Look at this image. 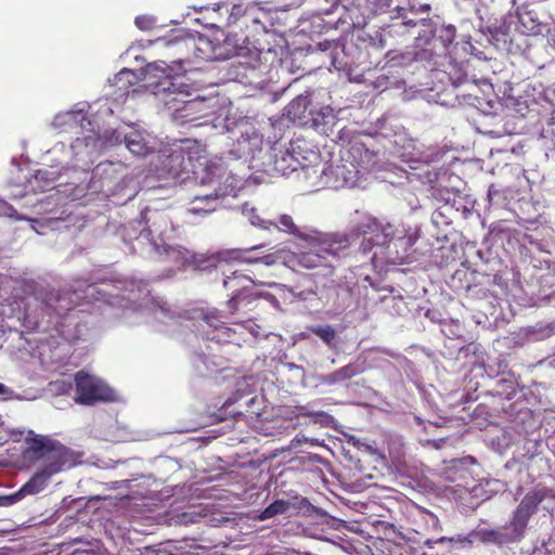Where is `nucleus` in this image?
I'll return each mask as SVG.
<instances>
[{
    "label": "nucleus",
    "mask_w": 555,
    "mask_h": 555,
    "mask_svg": "<svg viewBox=\"0 0 555 555\" xmlns=\"http://www.w3.org/2000/svg\"><path fill=\"white\" fill-rule=\"evenodd\" d=\"M363 236L361 248L364 253L374 246H387L391 261L403 263L412 261V247L417 241L415 233H406L399 225L356 211L350 218L347 232L321 233L311 232L301 235L307 243V251L288 254L284 263L291 269H314L326 266L327 257H338L352 241Z\"/></svg>",
    "instance_id": "1"
},
{
    "label": "nucleus",
    "mask_w": 555,
    "mask_h": 555,
    "mask_svg": "<svg viewBox=\"0 0 555 555\" xmlns=\"http://www.w3.org/2000/svg\"><path fill=\"white\" fill-rule=\"evenodd\" d=\"M93 300L105 301L122 309L130 308L137 301L142 300L144 306L155 305L153 313L156 320L166 322L167 319H172L169 308L165 304L155 302L153 298H150V292L145 284L135 280L117 281L114 284L101 283L100 285L77 280L70 289L64 291L57 296V305L54 310L57 314H62L82 301L91 302Z\"/></svg>",
    "instance_id": "2"
},
{
    "label": "nucleus",
    "mask_w": 555,
    "mask_h": 555,
    "mask_svg": "<svg viewBox=\"0 0 555 555\" xmlns=\"http://www.w3.org/2000/svg\"><path fill=\"white\" fill-rule=\"evenodd\" d=\"M183 77L171 76V68L163 61L149 64L139 73L128 68L121 69L115 77L109 80L111 87L115 90L111 93L115 101L125 100L131 92L137 90L133 88L140 80H146V87L154 94L168 93L177 94L181 98L188 96L189 86L183 81ZM184 103V108L195 111L202 104L197 99L183 100L173 98L165 100L166 105H173V102Z\"/></svg>",
    "instance_id": "3"
},
{
    "label": "nucleus",
    "mask_w": 555,
    "mask_h": 555,
    "mask_svg": "<svg viewBox=\"0 0 555 555\" xmlns=\"http://www.w3.org/2000/svg\"><path fill=\"white\" fill-rule=\"evenodd\" d=\"M89 107L86 103L76 104L70 111L59 113L53 120V127L63 131L81 129L82 137H78L69 149L63 143L56 144L50 152L52 155L57 156L56 164L50 166L49 169H39L35 179L44 181L47 185L54 182L61 175V169L66 168L74 157L81 159L90 158L95 152H91V147L86 149V137L93 135L100 137L92 127V122L87 118L86 108Z\"/></svg>",
    "instance_id": "4"
},
{
    "label": "nucleus",
    "mask_w": 555,
    "mask_h": 555,
    "mask_svg": "<svg viewBox=\"0 0 555 555\" xmlns=\"http://www.w3.org/2000/svg\"><path fill=\"white\" fill-rule=\"evenodd\" d=\"M85 140L87 141L85 143L86 149L91 147L90 153L124 141L129 152L138 157H146L155 153L159 146V141L156 137L138 126H128L121 132L114 130L105 138L89 135Z\"/></svg>",
    "instance_id": "5"
},
{
    "label": "nucleus",
    "mask_w": 555,
    "mask_h": 555,
    "mask_svg": "<svg viewBox=\"0 0 555 555\" xmlns=\"http://www.w3.org/2000/svg\"><path fill=\"white\" fill-rule=\"evenodd\" d=\"M331 9L325 11L326 15L338 13V24L345 29L362 28L375 14L384 12L389 7V0H325Z\"/></svg>",
    "instance_id": "6"
},
{
    "label": "nucleus",
    "mask_w": 555,
    "mask_h": 555,
    "mask_svg": "<svg viewBox=\"0 0 555 555\" xmlns=\"http://www.w3.org/2000/svg\"><path fill=\"white\" fill-rule=\"evenodd\" d=\"M301 171L308 178L315 176L317 181L312 182V186L317 189L356 188L361 185V177L346 153L341 156L340 164L335 167H326L322 164V169L319 170L317 167L302 166Z\"/></svg>",
    "instance_id": "7"
},
{
    "label": "nucleus",
    "mask_w": 555,
    "mask_h": 555,
    "mask_svg": "<svg viewBox=\"0 0 555 555\" xmlns=\"http://www.w3.org/2000/svg\"><path fill=\"white\" fill-rule=\"evenodd\" d=\"M42 467L24 485V491L36 494L42 491L49 479L74 465L72 453L61 443L43 454Z\"/></svg>",
    "instance_id": "8"
},
{
    "label": "nucleus",
    "mask_w": 555,
    "mask_h": 555,
    "mask_svg": "<svg viewBox=\"0 0 555 555\" xmlns=\"http://www.w3.org/2000/svg\"><path fill=\"white\" fill-rule=\"evenodd\" d=\"M143 218L147 227L135 241L146 244L151 250L160 251L162 245L173 238L175 227L170 217L165 211L147 210Z\"/></svg>",
    "instance_id": "9"
},
{
    "label": "nucleus",
    "mask_w": 555,
    "mask_h": 555,
    "mask_svg": "<svg viewBox=\"0 0 555 555\" xmlns=\"http://www.w3.org/2000/svg\"><path fill=\"white\" fill-rule=\"evenodd\" d=\"M199 181L202 185H209L219 198L225 195H235L243 186V179L232 172H227L222 159L219 157L209 159Z\"/></svg>",
    "instance_id": "10"
},
{
    "label": "nucleus",
    "mask_w": 555,
    "mask_h": 555,
    "mask_svg": "<svg viewBox=\"0 0 555 555\" xmlns=\"http://www.w3.org/2000/svg\"><path fill=\"white\" fill-rule=\"evenodd\" d=\"M75 401L83 405L109 402L117 399L115 391L102 379L82 371L75 375Z\"/></svg>",
    "instance_id": "11"
},
{
    "label": "nucleus",
    "mask_w": 555,
    "mask_h": 555,
    "mask_svg": "<svg viewBox=\"0 0 555 555\" xmlns=\"http://www.w3.org/2000/svg\"><path fill=\"white\" fill-rule=\"evenodd\" d=\"M203 322L212 327V332L207 333V338L211 340H216L218 343H233L240 345V339L235 337V335L243 330L248 331L251 335L257 336L259 334L258 328L254 322L246 321L243 323L235 324V327L225 326L223 322L220 320V315L218 311H209L203 318Z\"/></svg>",
    "instance_id": "12"
},
{
    "label": "nucleus",
    "mask_w": 555,
    "mask_h": 555,
    "mask_svg": "<svg viewBox=\"0 0 555 555\" xmlns=\"http://www.w3.org/2000/svg\"><path fill=\"white\" fill-rule=\"evenodd\" d=\"M546 495L547 491L545 489H534L524 496L509 524L513 531L512 539H517L522 534L529 518Z\"/></svg>",
    "instance_id": "13"
},
{
    "label": "nucleus",
    "mask_w": 555,
    "mask_h": 555,
    "mask_svg": "<svg viewBox=\"0 0 555 555\" xmlns=\"http://www.w3.org/2000/svg\"><path fill=\"white\" fill-rule=\"evenodd\" d=\"M262 285V282H256L249 275L242 273L238 270H234L231 275L223 279V286L228 289H232L234 295L228 301L229 313L233 314L238 310L237 304L241 297V289H246L249 285Z\"/></svg>",
    "instance_id": "14"
},
{
    "label": "nucleus",
    "mask_w": 555,
    "mask_h": 555,
    "mask_svg": "<svg viewBox=\"0 0 555 555\" xmlns=\"http://www.w3.org/2000/svg\"><path fill=\"white\" fill-rule=\"evenodd\" d=\"M259 248L258 246H254L251 248L247 249H225L218 251L211 258L215 261L216 267H220L222 263H230V262H244V263H255L258 261H263L267 266H270L273 263V260L271 256H267L264 258L258 259L253 258L249 256V253L251 250H255Z\"/></svg>",
    "instance_id": "15"
},
{
    "label": "nucleus",
    "mask_w": 555,
    "mask_h": 555,
    "mask_svg": "<svg viewBox=\"0 0 555 555\" xmlns=\"http://www.w3.org/2000/svg\"><path fill=\"white\" fill-rule=\"evenodd\" d=\"M350 157L358 175L362 178L365 173L373 170L376 166V154L367 150L363 144H353L346 151Z\"/></svg>",
    "instance_id": "16"
},
{
    "label": "nucleus",
    "mask_w": 555,
    "mask_h": 555,
    "mask_svg": "<svg viewBox=\"0 0 555 555\" xmlns=\"http://www.w3.org/2000/svg\"><path fill=\"white\" fill-rule=\"evenodd\" d=\"M159 253H164L167 259L172 261L177 268H182L186 264H194L197 268L202 267L191 251L181 246L170 244V241L162 245Z\"/></svg>",
    "instance_id": "17"
},
{
    "label": "nucleus",
    "mask_w": 555,
    "mask_h": 555,
    "mask_svg": "<svg viewBox=\"0 0 555 555\" xmlns=\"http://www.w3.org/2000/svg\"><path fill=\"white\" fill-rule=\"evenodd\" d=\"M218 205L219 197L214 191L206 194H198L190 202L186 212L193 216L204 217L215 211Z\"/></svg>",
    "instance_id": "18"
},
{
    "label": "nucleus",
    "mask_w": 555,
    "mask_h": 555,
    "mask_svg": "<svg viewBox=\"0 0 555 555\" xmlns=\"http://www.w3.org/2000/svg\"><path fill=\"white\" fill-rule=\"evenodd\" d=\"M195 56L203 61H215L222 57L217 44L207 36H198L192 41Z\"/></svg>",
    "instance_id": "19"
},
{
    "label": "nucleus",
    "mask_w": 555,
    "mask_h": 555,
    "mask_svg": "<svg viewBox=\"0 0 555 555\" xmlns=\"http://www.w3.org/2000/svg\"><path fill=\"white\" fill-rule=\"evenodd\" d=\"M125 171L126 167L121 163H101L95 167L93 177L102 179L103 186H109L113 181L117 180L119 177H124Z\"/></svg>",
    "instance_id": "20"
},
{
    "label": "nucleus",
    "mask_w": 555,
    "mask_h": 555,
    "mask_svg": "<svg viewBox=\"0 0 555 555\" xmlns=\"http://www.w3.org/2000/svg\"><path fill=\"white\" fill-rule=\"evenodd\" d=\"M435 37V31L433 28L428 27L422 33L418 34L415 40V52L413 59L416 61H426L430 60L434 52L431 48H428L431 44V41Z\"/></svg>",
    "instance_id": "21"
},
{
    "label": "nucleus",
    "mask_w": 555,
    "mask_h": 555,
    "mask_svg": "<svg viewBox=\"0 0 555 555\" xmlns=\"http://www.w3.org/2000/svg\"><path fill=\"white\" fill-rule=\"evenodd\" d=\"M185 146H178L172 150L171 154L167 156V162L169 163V168H163L159 172V177H171V178H178L180 175V168L182 167V164L184 162V158L182 156V151L189 150L191 142L189 140L182 142Z\"/></svg>",
    "instance_id": "22"
},
{
    "label": "nucleus",
    "mask_w": 555,
    "mask_h": 555,
    "mask_svg": "<svg viewBox=\"0 0 555 555\" xmlns=\"http://www.w3.org/2000/svg\"><path fill=\"white\" fill-rule=\"evenodd\" d=\"M262 285H266L263 283ZM267 286L273 289L272 293H262L261 296L268 299L275 308H280L282 304L293 300V292L284 284L268 283Z\"/></svg>",
    "instance_id": "23"
},
{
    "label": "nucleus",
    "mask_w": 555,
    "mask_h": 555,
    "mask_svg": "<svg viewBox=\"0 0 555 555\" xmlns=\"http://www.w3.org/2000/svg\"><path fill=\"white\" fill-rule=\"evenodd\" d=\"M27 442L29 449L38 454V457H42L46 452H49L52 448L57 447L60 443L51 440L50 438L41 435H37L29 430L27 436Z\"/></svg>",
    "instance_id": "24"
},
{
    "label": "nucleus",
    "mask_w": 555,
    "mask_h": 555,
    "mask_svg": "<svg viewBox=\"0 0 555 555\" xmlns=\"http://www.w3.org/2000/svg\"><path fill=\"white\" fill-rule=\"evenodd\" d=\"M248 21L255 25H259L263 30H268L272 26V12L260 7L257 3H250L248 10Z\"/></svg>",
    "instance_id": "25"
},
{
    "label": "nucleus",
    "mask_w": 555,
    "mask_h": 555,
    "mask_svg": "<svg viewBox=\"0 0 555 555\" xmlns=\"http://www.w3.org/2000/svg\"><path fill=\"white\" fill-rule=\"evenodd\" d=\"M237 143L243 154L254 156L261 149L262 137L253 130L251 133L242 134Z\"/></svg>",
    "instance_id": "26"
},
{
    "label": "nucleus",
    "mask_w": 555,
    "mask_h": 555,
    "mask_svg": "<svg viewBox=\"0 0 555 555\" xmlns=\"http://www.w3.org/2000/svg\"><path fill=\"white\" fill-rule=\"evenodd\" d=\"M299 166L300 162L289 152L282 153L274 162L275 170L283 176L297 171Z\"/></svg>",
    "instance_id": "27"
},
{
    "label": "nucleus",
    "mask_w": 555,
    "mask_h": 555,
    "mask_svg": "<svg viewBox=\"0 0 555 555\" xmlns=\"http://www.w3.org/2000/svg\"><path fill=\"white\" fill-rule=\"evenodd\" d=\"M242 214L248 219L249 223L254 227L260 228L262 230H270L273 225V221L263 219L259 216L257 209L249 204H244L242 206Z\"/></svg>",
    "instance_id": "28"
},
{
    "label": "nucleus",
    "mask_w": 555,
    "mask_h": 555,
    "mask_svg": "<svg viewBox=\"0 0 555 555\" xmlns=\"http://www.w3.org/2000/svg\"><path fill=\"white\" fill-rule=\"evenodd\" d=\"M272 228H276L279 229L280 231H283V232H286V233H289V234H294V235H298L301 237V233H299L293 218L288 215H281L279 217V220L278 222H273V225Z\"/></svg>",
    "instance_id": "29"
},
{
    "label": "nucleus",
    "mask_w": 555,
    "mask_h": 555,
    "mask_svg": "<svg viewBox=\"0 0 555 555\" xmlns=\"http://www.w3.org/2000/svg\"><path fill=\"white\" fill-rule=\"evenodd\" d=\"M288 507L289 504L287 502L282 500L275 501L261 512L259 519L266 520L278 514H283L288 509Z\"/></svg>",
    "instance_id": "30"
},
{
    "label": "nucleus",
    "mask_w": 555,
    "mask_h": 555,
    "mask_svg": "<svg viewBox=\"0 0 555 555\" xmlns=\"http://www.w3.org/2000/svg\"><path fill=\"white\" fill-rule=\"evenodd\" d=\"M356 374H357V371H356L354 367H352V366H345V367L334 372L333 374L328 375L327 382L330 384L339 383V382H343V380L351 378Z\"/></svg>",
    "instance_id": "31"
},
{
    "label": "nucleus",
    "mask_w": 555,
    "mask_h": 555,
    "mask_svg": "<svg viewBox=\"0 0 555 555\" xmlns=\"http://www.w3.org/2000/svg\"><path fill=\"white\" fill-rule=\"evenodd\" d=\"M249 5L250 3L234 4L230 11L229 22L236 23L241 17H246L248 20Z\"/></svg>",
    "instance_id": "32"
},
{
    "label": "nucleus",
    "mask_w": 555,
    "mask_h": 555,
    "mask_svg": "<svg viewBox=\"0 0 555 555\" xmlns=\"http://www.w3.org/2000/svg\"><path fill=\"white\" fill-rule=\"evenodd\" d=\"M28 494H29L28 491H24V486H23L15 493H12L10 495H1L0 496V506L13 505V504L17 503L18 501H21L23 498H25Z\"/></svg>",
    "instance_id": "33"
},
{
    "label": "nucleus",
    "mask_w": 555,
    "mask_h": 555,
    "mask_svg": "<svg viewBox=\"0 0 555 555\" xmlns=\"http://www.w3.org/2000/svg\"><path fill=\"white\" fill-rule=\"evenodd\" d=\"M313 333L318 335L327 345H331L335 338V331L328 325L319 326L313 330Z\"/></svg>",
    "instance_id": "34"
},
{
    "label": "nucleus",
    "mask_w": 555,
    "mask_h": 555,
    "mask_svg": "<svg viewBox=\"0 0 555 555\" xmlns=\"http://www.w3.org/2000/svg\"><path fill=\"white\" fill-rule=\"evenodd\" d=\"M439 38L443 44V48L447 49L455 38V27L452 25L443 27L440 31Z\"/></svg>",
    "instance_id": "35"
},
{
    "label": "nucleus",
    "mask_w": 555,
    "mask_h": 555,
    "mask_svg": "<svg viewBox=\"0 0 555 555\" xmlns=\"http://www.w3.org/2000/svg\"><path fill=\"white\" fill-rule=\"evenodd\" d=\"M135 26L141 30H150L155 26V18L150 15H141L135 18Z\"/></svg>",
    "instance_id": "36"
},
{
    "label": "nucleus",
    "mask_w": 555,
    "mask_h": 555,
    "mask_svg": "<svg viewBox=\"0 0 555 555\" xmlns=\"http://www.w3.org/2000/svg\"><path fill=\"white\" fill-rule=\"evenodd\" d=\"M0 216L16 218L15 209L1 198H0Z\"/></svg>",
    "instance_id": "37"
},
{
    "label": "nucleus",
    "mask_w": 555,
    "mask_h": 555,
    "mask_svg": "<svg viewBox=\"0 0 555 555\" xmlns=\"http://www.w3.org/2000/svg\"><path fill=\"white\" fill-rule=\"evenodd\" d=\"M453 542L455 541L454 538H447V537H441L439 539H436V540H431V539H428L425 541V545L429 548H431L434 546V544L436 543H443V542Z\"/></svg>",
    "instance_id": "38"
},
{
    "label": "nucleus",
    "mask_w": 555,
    "mask_h": 555,
    "mask_svg": "<svg viewBox=\"0 0 555 555\" xmlns=\"http://www.w3.org/2000/svg\"><path fill=\"white\" fill-rule=\"evenodd\" d=\"M320 115L325 119V118H334V115H333V109L330 107V106H325V107H322L320 109Z\"/></svg>",
    "instance_id": "39"
},
{
    "label": "nucleus",
    "mask_w": 555,
    "mask_h": 555,
    "mask_svg": "<svg viewBox=\"0 0 555 555\" xmlns=\"http://www.w3.org/2000/svg\"><path fill=\"white\" fill-rule=\"evenodd\" d=\"M306 105V99L305 98H297L289 104V109L294 107H300Z\"/></svg>",
    "instance_id": "40"
},
{
    "label": "nucleus",
    "mask_w": 555,
    "mask_h": 555,
    "mask_svg": "<svg viewBox=\"0 0 555 555\" xmlns=\"http://www.w3.org/2000/svg\"><path fill=\"white\" fill-rule=\"evenodd\" d=\"M12 390L8 388L4 384L0 383V396H11Z\"/></svg>",
    "instance_id": "41"
},
{
    "label": "nucleus",
    "mask_w": 555,
    "mask_h": 555,
    "mask_svg": "<svg viewBox=\"0 0 555 555\" xmlns=\"http://www.w3.org/2000/svg\"><path fill=\"white\" fill-rule=\"evenodd\" d=\"M430 520H431L433 526H434L435 528H439V527H440L439 519H438L436 516L430 515Z\"/></svg>",
    "instance_id": "42"
},
{
    "label": "nucleus",
    "mask_w": 555,
    "mask_h": 555,
    "mask_svg": "<svg viewBox=\"0 0 555 555\" xmlns=\"http://www.w3.org/2000/svg\"><path fill=\"white\" fill-rule=\"evenodd\" d=\"M72 555H93V554H91L88 551L76 550V551H74V553Z\"/></svg>",
    "instance_id": "43"
},
{
    "label": "nucleus",
    "mask_w": 555,
    "mask_h": 555,
    "mask_svg": "<svg viewBox=\"0 0 555 555\" xmlns=\"http://www.w3.org/2000/svg\"><path fill=\"white\" fill-rule=\"evenodd\" d=\"M209 160H207L205 164H204V169H203V173L201 176V178L204 176L205 173V167H206V164L208 163ZM199 166H203V163H199Z\"/></svg>",
    "instance_id": "44"
},
{
    "label": "nucleus",
    "mask_w": 555,
    "mask_h": 555,
    "mask_svg": "<svg viewBox=\"0 0 555 555\" xmlns=\"http://www.w3.org/2000/svg\"><path fill=\"white\" fill-rule=\"evenodd\" d=\"M63 334L65 335L66 339H75L76 338L75 336H70L69 334H65V333H63Z\"/></svg>",
    "instance_id": "45"
},
{
    "label": "nucleus",
    "mask_w": 555,
    "mask_h": 555,
    "mask_svg": "<svg viewBox=\"0 0 555 555\" xmlns=\"http://www.w3.org/2000/svg\"><path fill=\"white\" fill-rule=\"evenodd\" d=\"M551 46L555 49V38H552L550 41Z\"/></svg>",
    "instance_id": "46"
},
{
    "label": "nucleus",
    "mask_w": 555,
    "mask_h": 555,
    "mask_svg": "<svg viewBox=\"0 0 555 555\" xmlns=\"http://www.w3.org/2000/svg\"><path fill=\"white\" fill-rule=\"evenodd\" d=\"M403 24L404 25H413V26H415V23H412V21L404 22Z\"/></svg>",
    "instance_id": "47"
},
{
    "label": "nucleus",
    "mask_w": 555,
    "mask_h": 555,
    "mask_svg": "<svg viewBox=\"0 0 555 555\" xmlns=\"http://www.w3.org/2000/svg\"><path fill=\"white\" fill-rule=\"evenodd\" d=\"M141 307H142V305L140 304L139 306H133V309H134V310H138V309H139V308H141Z\"/></svg>",
    "instance_id": "48"
}]
</instances>
